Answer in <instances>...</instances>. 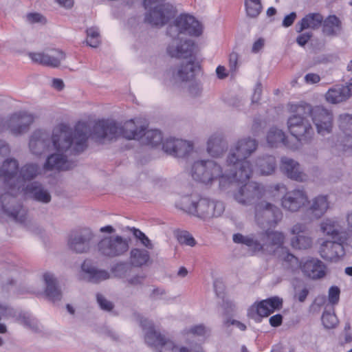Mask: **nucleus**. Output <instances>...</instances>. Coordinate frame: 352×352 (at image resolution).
<instances>
[{"instance_id":"36","label":"nucleus","mask_w":352,"mask_h":352,"mask_svg":"<svg viewBox=\"0 0 352 352\" xmlns=\"http://www.w3.org/2000/svg\"><path fill=\"white\" fill-rule=\"evenodd\" d=\"M43 279L46 285L45 292L47 297L54 302L60 301L62 298V293L57 285V281L54 275L48 272L45 273Z\"/></svg>"},{"instance_id":"63","label":"nucleus","mask_w":352,"mask_h":352,"mask_svg":"<svg viewBox=\"0 0 352 352\" xmlns=\"http://www.w3.org/2000/svg\"><path fill=\"white\" fill-rule=\"evenodd\" d=\"M296 18V13L294 12H291L289 14L285 16L283 21V25L286 28L291 26L294 22Z\"/></svg>"},{"instance_id":"22","label":"nucleus","mask_w":352,"mask_h":352,"mask_svg":"<svg viewBox=\"0 0 352 352\" xmlns=\"http://www.w3.org/2000/svg\"><path fill=\"white\" fill-rule=\"evenodd\" d=\"M346 241H324L320 248V254L325 260L337 262L345 254L344 243Z\"/></svg>"},{"instance_id":"13","label":"nucleus","mask_w":352,"mask_h":352,"mask_svg":"<svg viewBox=\"0 0 352 352\" xmlns=\"http://www.w3.org/2000/svg\"><path fill=\"white\" fill-rule=\"evenodd\" d=\"M289 232L292 235L290 239L292 248L305 250L312 247L313 239L309 235V229L306 223H296L290 228Z\"/></svg>"},{"instance_id":"9","label":"nucleus","mask_w":352,"mask_h":352,"mask_svg":"<svg viewBox=\"0 0 352 352\" xmlns=\"http://www.w3.org/2000/svg\"><path fill=\"white\" fill-rule=\"evenodd\" d=\"M120 122L113 120L97 121L92 131L93 138L100 142L116 140L120 137Z\"/></svg>"},{"instance_id":"8","label":"nucleus","mask_w":352,"mask_h":352,"mask_svg":"<svg viewBox=\"0 0 352 352\" xmlns=\"http://www.w3.org/2000/svg\"><path fill=\"white\" fill-rule=\"evenodd\" d=\"M202 33V27L195 17L188 14H181L167 28V34L171 37L181 34L199 36Z\"/></svg>"},{"instance_id":"43","label":"nucleus","mask_w":352,"mask_h":352,"mask_svg":"<svg viewBox=\"0 0 352 352\" xmlns=\"http://www.w3.org/2000/svg\"><path fill=\"white\" fill-rule=\"evenodd\" d=\"M149 258V253L145 250L134 248L131 251V263L135 267H141L145 265Z\"/></svg>"},{"instance_id":"38","label":"nucleus","mask_w":352,"mask_h":352,"mask_svg":"<svg viewBox=\"0 0 352 352\" xmlns=\"http://www.w3.org/2000/svg\"><path fill=\"white\" fill-rule=\"evenodd\" d=\"M323 21V16L319 13H309L296 25V31L302 32L305 29H318Z\"/></svg>"},{"instance_id":"50","label":"nucleus","mask_w":352,"mask_h":352,"mask_svg":"<svg viewBox=\"0 0 352 352\" xmlns=\"http://www.w3.org/2000/svg\"><path fill=\"white\" fill-rule=\"evenodd\" d=\"M133 235L138 239L143 245H144L148 249L152 250L153 248V245L151 243L150 239L145 235L144 232L141 230L136 229L135 228H133Z\"/></svg>"},{"instance_id":"26","label":"nucleus","mask_w":352,"mask_h":352,"mask_svg":"<svg viewBox=\"0 0 352 352\" xmlns=\"http://www.w3.org/2000/svg\"><path fill=\"white\" fill-rule=\"evenodd\" d=\"M321 231L336 240L346 241L347 233L340 222L333 219H326L320 223Z\"/></svg>"},{"instance_id":"40","label":"nucleus","mask_w":352,"mask_h":352,"mask_svg":"<svg viewBox=\"0 0 352 352\" xmlns=\"http://www.w3.org/2000/svg\"><path fill=\"white\" fill-rule=\"evenodd\" d=\"M322 32L328 36H335L342 30V22L336 15H330L323 19Z\"/></svg>"},{"instance_id":"52","label":"nucleus","mask_w":352,"mask_h":352,"mask_svg":"<svg viewBox=\"0 0 352 352\" xmlns=\"http://www.w3.org/2000/svg\"><path fill=\"white\" fill-rule=\"evenodd\" d=\"M159 348H160V350L158 352H180V349L166 338L159 346Z\"/></svg>"},{"instance_id":"47","label":"nucleus","mask_w":352,"mask_h":352,"mask_svg":"<svg viewBox=\"0 0 352 352\" xmlns=\"http://www.w3.org/2000/svg\"><path fill=\"white\" fill-rule=\"evenodd\" d=\"M309 293V288L304 283H299L294 287V297L300 302L305 301Z\"/></svg>"},{"instance_id":"56","label":"nucleus","mask_w":352,"mask_h":352,"mask_svg":"<svg viewBox=\"0 0 352 352\" xmlns=\"http://www.w3.org/2000/svg\"><path fill=\"white\" fill-rule=\"evenodd\" d=\"M340 289L337 286H331L329 289V301L332 305L338 304L340 299Z\"/></svg>"},{"instance_id":"19","label":"nucleus","mask_w":352,"mask_h":352,"mask_svg":"<svg viewBox=\"0 0 352 352\" xmlns=\"http://www.w3.org/2000/svg\"><path fill=\"white\" fill-rule=\"evenodd\" d=\"M199 67L198 63H195L194 60L190 59L186 63H182L176 67L171 68L168 71V75L173 84L188 82L194 78L196 69Z\"/></svg>"},{"instance_id":"51","label":"nucleus","mask_w":352,"mask_h":352,"mask_svg":"<svg viewBox=\"0 0 352 352\" xmlns=\"http://www.w3.org/2000/svg\"><path fill=\"white\" fill-rule=\"evenodd\" d=\"M245 6L246 13L248 16L255 18L259 15L262 10L261 3H254V4H247Z\"/></svg>"},{"instance_id":"3","label":"nucleus","mask_w":352,"mask_h":352,"mask_svg":"<svg viewBox=\"0 0 352 352\" xmlns=\"http://www.w3.org/2000/svg\"><path fill=\"white\" fill-rule=\"evenodd\" d=\"M191 175L195 180L205 184H212L217 179L220 183L239 182L236 181V173L228 166L226 161L223 167L212 160L196 161L192 166Z\"/></svg>"},{"instance_id":"54","label":"nucleus","mask_w":352,"mask_h":352,"mask_svg":"<svg viewBox=\"0 0 352 352\" xmlns=\"http://www.w3.org/2000/svg\"><path fill=\"white\" fill-rule=\"evenodd\" d=\"M21 323L34 332H38L40 329L38 322L30 316H23L21 318Z\"/></svg>"},{"instance_id":"61","label":"nucleus","mask_w":352,"mask_h":352,"mask_svg":"<svg viewBox=\"0 0 352 352\" xmlns=\"http://www.w3.org/2000/svg\"><path fill=\"white\" fill-rule=\"evenodd\" d=\"M261 94H262L261 84L257 83L254 88V93L252 96V103H253V104L258 103L261 99Z\"/></svg>"},{"instance_id":"49","label":"nucleus","mask_w":352,"mask_h":352,"mask_svg":"<svg viewBox=\"0 0 352 352\" xmlns=\"http://www.w3.org/2000/svg\"><path fill=\"white\" fill-rule=\"evenodd\" d=\"M322 322L327 329L333 328L338 322L337 317L334 314L324 311L322 316Z\"/></svg>"},{"instance_id":"45","label":"nucleus","mask_w":352,"mask_h":352,"mask_svg":"<svg viewBox=\"0 0 352 352\" xmlns=\"http://www.w3.org/2000/svg\"><path fill=\"white\" fill-rule=\"evenodd\" d=\"M192 150V144L186 140L178 139L176 141V148L174 155L182 157L188 154Z\"/></svg>"},{"instance_id":"29","label":"nucleus","mask_w":352,"mask_h":352,"mask_svg":"<svg viewBox=\"0 0 352 352\" xmlns=\"http://www.w3.org/2000/svg\"><path fill=\"white\" fill-rule=\"evenodd\" d=\"M76 155L77 153H70L69 152H58L50 155L45 164L44 168L46 170H69L72 168V164L67 160V154Z\"/></svg>"},{"instance_id":"41","label":"nucleus","mask_w":352,"mask_h":352,"mask_svg":"<svg viewBox=\"0 0 352 352\" xmlns=\"http://www.w3.org/2000/svg\"><path fill=\"white\" fill-rule=\"evenodd\" d=\"M138 140L143 144L156 146L161 144L163 136L161 131L157 129H145Z\"/></svg>"},{"instance_id":"44","label":"nucleus","mask_w":352,"mask_h":352,"mask_svg":"<svg viewBox=\"0 0 352 352\" xmlns=\"http://www.w3.org/2000/svg\"><path fill=\"white\" fill-rule=\"evenodd\" d=\"M267 141L272 147L277 146L280 143L286 144L284 132L276 127H272L270 129L267 135Z\"/></svg>"},{"instance_id":"27","label":"nucleus","mask_w":352,"mask_h":352,"mask_svg":"<svg viewBox=\"0 0 352 352\" xmlns=\"http://www.w3.org/2000/svg\"><path fill=\"white\" fill-rule=\"evenodd\" d=\"M264 251L274 253L281 248L285 242V236L282 232L266 230L262 232Z\"/></svg>"},{"instance_id":"1","label":"nucleus","mask_w":352,"mask_h":352,"mask_svg":"<svg viewBox=\"0 0 352 352\" xmlns=\"http://www.w3.org/2000/svg\"><path fill=\"white\" fill-rule=\"evenodd\" d=\"M89 127L85 122H78L74 128L61 123L56 126L52 135L45 130L36 129L30 136L29 148L35 155L49 151L51 143L57 152L80 153L87 147Z\"/></svg>"},{"instance_id":"57","label":"nucleus","mask_w":352,"mask_h":352,"mask_svg":"<svg viewBox=\"0 0 352 352\" xmlns=\"http://www.w3.org/2000/svg\"><path fill=\"white\" fill-rule=\"evenodd\" d=\"M178 139L173 138H167L163 143V149L166 153L171 155H174L175 150L176 148V141Z\"/></svg>"},{"instance_id":"48","label":"nucleus","mask_w":352,"mask_h":352,"mask_svg":"<svg viewBox=\"0 0 352 352\" xmlns=\"http://www.w3.org/2000/svg\"><path fill=\"white\" fill-rule=\"evenodd\" d=\"M339 126L346 133L352 132V116L342 114L339 116Z\"/></svg>"},{"instance_id":"58","label":"nucleus","mask_w":352,"mask_h":352,"mask_svg":"<svg viewBox=\"0 0 352 352\" xmlns=\"http://www.w3.org/2000/svg\"><path fill=\"white\" fill-rule=\"evenodd\" d=\"M129 268V265L126 263L120 262L115 265L111 270L116 276H121L124 275Z\"/></svg>"},{"instance_id":"24","label":"nucleus","mask_w":352,"mask_h":352,"mask_svg":"<svg viewBox=\"0 0 352 352\" xmlns=\"http://www.w3.org/2000/svg\"><path fill=\"white\" fill-rule=\"evenodd\" d=\"M280 169L288 178L292 180L302 182L307 179L300 164L292 158L283 157L280 160Z\"/></svg>"},{"instance_id":"31","label":"nucleus","mask_w":352,"mask_h":352,"mask_svg":"<svg viewBox=\"0 0 352 352\" xmlns=\"http://www.w3.org/2000/svg\"><path fill=\"white\" fill-rule=\"evenodd\" d=\"M140 324L145 331V342L150 346L159 347L166 338L155 329L152 322L148 319H141Z\"/></svg>"},{"instance_id":"10","label":"nucleus","mask_w":352,"mask_h":352,"mask_svg":"<svg viewBox=\"0 0 352 352\" xmlns=\"http://www.w3.org/2000/svg\"><path fill=\"white\" fill-rule=\"evenodd\" d=\"M265 190L263 185L250 182L239 188L234 195V199L240 204L248 206L256 204L265 196Z\"/></svg>"},{"instance_id":"37","label":"nucleus","mask_w":352,"mask_h":352,"mask_svg":"<svg viewBox=\"0 0 352 352\" xmlns=\"http://www.w3.org/2000/svg\"><path fill=\"white\" fill-rule=\"evenodd\" d=\"M26 191L36 201L43 204H48L51 201L52 197L50 192L38 182L28 185Z\"/></svg>"},{"instance_id":"6","label":"nucleus","mask_w":352,"mask_h":352,"mask_svg":"<svg viewBox=\"0 0 352 352\" xmlns=\"http://www.w3.org/2000/svg\"><path fill=\"white\" fill-rule=\"evenodd\" d=\"M129 241V239L119 235L104 237L98 243V252L110 258L120 256L128 252Z\"/></svg>"},{"instance_id":"5","label":"nucleus","mask_w":352,"mask_h":352,"mask_svg":"<svg viewBox=\"0 0 352 352\" xmlns=\"http://www.w3.org/2000/svg\"><path fill=\"white\" fill-rule=\"evenodd\" d=\"M225 210L224 204L208 197H201L197 201H191L189 212L204 220L220 217Z\"/></svg>"},{"instance_id":"11","label":"nucleus","mask_w":352,"mask_h":352,"mask_svg":"<svg viewBox=\"0 0 352 352\" xmlns=\"http://www.w3.org/2000/svg\"><path fill=\"white\" fill-rule=\"evenodd\" d=\"M34 121L32 113L25 111L14 112L8 116V131L15 137L26 133Z\"/></svg>"},{"instance_id":"60","label":"nucleus","mask_w":352,"mask_h":352,"mask_svg":"<svg viewBox=\"0 0 352 352\" xmlns=\"http://www.w3.org/2000/svg\"><path fill=\"white\" fill-rule=\"evenodd\" d=\"M313 34L311 32H305L298 35L296 38V43L300 46H305L307 42L311 39Z\"/></svg>"},{"instance_id":"12","label":"nucleus","mask_w":352,"mask_h":352,"mask_svg":"<svg viewBox=\"0 0 352 352\" xmlns=\"http://www.w3.org/2000/svg\"><path fill=\"white\" fill-rule=\"evenodd\" d=\"M310 117L314 123L317 132L325 135L331 132L333 128V114L322 106L311 107L309 104Z\"/></svg>"},{"instance_id":"53","label":"nucleus","mask_w":352,"mask_h":352,"mask_svg":"<svg viewBox=\"0 0 352 352\" xmlns=\"http://www.w3.org/2000/svg\"><path fill=\"white\" fill-rule=\"evenodd\" d=\"M178 241L181 244L189 246H194L196 243L195 239L188 232H182L177 235Z\"/></svg>"},{"instance_id":"59","label":"nucleus","mask_w":352,"mask_h":352,"mask_svg":"<svg viewBox=\"0 0 352 352\" xmlns=\"http://www.w3.org/2000/svg\"><path fill=\"white\" fill-rule=\"evenodd\" d=\"M26 18L27 21L30 23L45 22V19L43 17V16L39 13H29L28 14H27Z\"/></svg>"},{"instance_id":"46","label":"nucleus","mask_w":352,"mask_h":352,"mask_svg":"<svg viewBox=\"0 0 352 352\" xmlns=\"http://www.w3.org/2000/svg\"><path fill=\"white\" fill-rule=\"evenodd\" d=\"M88 45L91 47H97L100 43V34L98 30L96 28H90L87 30V40Z\"/></svg>"},{"instance_id":"7","label":"nucleus","mask_w":352,"mask_h":352,"mask_svg":"<svg viewBox=\"0 0 352 352\" xmlns=\"http://www.w3.org/2000/svg\"><path fill=\"white\" fill-rule=\"evenodd\" d=\"M255 219L262 227H275L282 219L283 213L275 205L261 201L254 206Z\"/></svg>"},{"instance_id":"55","label":"nucleus","mask_w":352,"mask_h":352,"mask_svg":"<svg viewBox=\"0 0 352 352\" xmlns=\"http://www.w3.org/2000/svg\"><path fill=\"white\" fill-rule=\"evenodd\" d=\"M97 302L100 306V307L104 311H110L113 308V304L106 299L104 296L100 294H98L96 295Z\"/></svg>"},{"instance_id":"42","label":"nucleus","mask_w":352,"mask_h":352,"mask_svg":"<svg viewBox=\"0 0 352 352\" xmlns=\"http://www.w3.org/2000/svg\"><path fill=\"white\" fill-rule=\"evenodd\" d=\"M38 170L39 167L36 164L32 163L24 165L19 171V176H18L19 185L15 188V190H19L23 186L22 182L34 179L38 174Z\"/></svg>"},{"instance_id":"62","label":"nucleus","mask_w":352,"mask_h":352,"mask_svg":"<svg viewBox=\"0 0 352 352\" xmlns=\"http://www.w3.org/2000/svg\"><path fill=\"white\" fill-rule=\"evenodd\" d=\"M224 324L226 327H229L230 325H234L241 331H245L246 329V326L245 324L234 319H228L224 322Z\"/></svg>"},{"instance_id":"32","label":"nucleus","mask_w":352,"mask_h":352,"mask_svg":"<svg viewBox=\"0 0 352 352\" xmlns=\"http://www.w3.org/2000/svg\"><path fill=\"white\" fill-rule=\"evenodd\" d=\"M352 96V85H336L329 89L325 97L326 100L332 104H336L346 100Z\"/></svg>"},{"instance_id":"28","label":"nucleus","mask_w":352,"mask_h":352,"mask_svg":"<svg viewBox=\"0 0 352 352\" xmlns=\"http://www.w3.org/2000/svg\"><path fill=\"white\" fill-rule=\"evenodd\" d=\"M283 300L278 296H273L263 300L256 305L252 307L258 316L267 317L274 311L280 310L283 307Z\"/></svg>"},{"instance_id":"25","label":"nucleus","mask_w":352,"mask_h":352,"mask_svg":"<svg viewBox=\"0 0 352 352\" xmlns=\"http://www.w3.org/2000/svg\"><path fill=\"white\" fill-rule=\"evenodd\" d=\"M300 269L307 277L317 280L326 275V265L318 258H309L300 264Z\"/></svg>"},{"instance_id":"17","label":"nucleus","mask_w":352,"mask_h":352,"mask_svg":"<svg viewBox=\"0 0 352 352\" xmlns=\"http://www.w3.org/2000/svg\"><path fill=\"white\" fill-rule=\"evenodd\" d=\"M0 201L4 212L16 221L23 223L26 220L27 210L9 192L0 197Z\"/></svg>"},{"instance_id":"35","label":"nucleus","mask_w":352,"mask_h":352,"mask_svg":"<svg viewBox=\"0 0 352 352\" xmlns=\"http://www.w3.org/2000/svg\"><path fill=\"white\" fill-rule=\"evenodd\" d=\"M309 204L308 212L316 219L324 215L329 208V201L326 195H318L312 199Z\"/></svg>"},{"instance_id":"20","label":"nucleus","mask_w":352,"mask_h":352,"mask_svg":"<svg viewBox=\"0 0 352 352\" xmlns=\"http://www.w3.org/2000/svg\"><path fill=\"white\" fill-rule=\"evenodd\" d=\"M94 236L90 229L82 228L70 235L68 241L69 248L76 253L87 252L91 248V241Z\"/></svg>"},{"instance_id":"18","label":"nucleus","mask_w":352,"mask_h":352,"mask_svg":"<svg viewBox=\"0 0 352 352\" xmlns=\"http://www.w3.org/2000/svg\"><path fill=\"white\" fill-rule=\"evenodd\" d=\"M31 60L44 66L58 67L65 58V54L62 50L56 48L47 49L41 52H30Z\"/></svg>"},{"instance_id":"15","label":"nucleus","mask_w":352,"mask_h":352,"mask_svg":"<svg viewBox=\"0 0 352 352\" xmlns=\"http://www.w3.org/2000/svg\"><path fill=\"white\" fill-rule=\"evenodd\" d=\"M175 15L173 6L162 4L151 8L145 14L144 21L153 27H162Z\"/></svg>"},{"instance_id":"16","label":"nucleus","mask_w":352,"mask_h":352,"mask_svg":"<svg viewBox=\"0 0 352 352\" xmlns=\"http://www.w3.org/2000/svg\"><path fill=\"white\" fill-rule=\"evenodd\" d=\"M19 163L13 158L6 160L0 168V177L3 181L5 190H15L19 185L18 178Z\"/></svg>"},{"instance_id":"30","label":"nucleus","mask_w":352,"mask_h":352,"mask_svg":"<svg viewBox=\"0 0 352 352\" xmlns=\"http://www.w3.org/2000/svg\"><path fill=\"white\" fill-rule=\"evenodd\" d=\"M84 273L83 279L93 283H98L110 278V274L105 270H99L93 266L89 262L85 261L81 266Z\"/></svg>"},{"instance_id":"39","label":"nucleus","mask_w":352,"mask_h":352,"mask_svg":"<svg viewBox=\"0 0 352 352\" xmlns=\"http://www.w3.org/2000/svg\"><path fill=\"white\" fill-rule=\"evenodd\" d=\"M256 167L261 175H272L276 168V158L269 155L259 156L256 160Z\"/></svg>"},{"instance_id":"4","label":"nucleus","mask_w":352,"mask_h":352,"mask_svg":"<svg viewBox=\"0 0 352 352\" xmlns=\"http://www.w3.org/2000/svg\"><path fill=\"white\" fill-rule=\"evenodd\" d=\"M309 117V104H305L296 106L294 113L287 120L289 133L301 143H309L314 135Z\"/></svg>"},{"instance_id":"64","label":"nucleus","mask_w":352,"mask_h":352,"mask_svg":"<svg viewBox=\"0 0 352 352\" xmlns=\"http://www.w3.org/2000/svg\"><path fill=\"white\" fill-rule=\"evenodd\" d=\"M269 321L271 326L274 327H278L282 324L283 316L280 314H276L270 317Z\"/></svg>"},{"instance_id":"2","label":"nucleus","mask_w":352,"mask_h":352,"mask_svg":"<svg viewBox=\"0 0 352 352\" xmlns=\"http://www.w3.org/2000/svg\"><path fill=\"white\" fill-rule=\"evenodd\" d=\"M257 142L251 138L239 140L230 148L227 157L228 166L236 173V181H248L252 173V168L247 160L257 148Z\"/></svg>"},{"instance_id":"21","label":"nucleus","mask_w":352,"mask_h":352,"mask_svg":"<svg viewBox=\"0 0 352 352\" xmlns=\"http://www.w3.org/2000/svg\"><path fill=\"white\" fill-rule=\"evenodd\" d=\"M308 202L306 192L300 189L287 192L282 198L283 208L292 212L298 211Z\"/></svg>"},{"instance_id":"23","label":"nucleus","mask_w":352,"mask_h":352,"mask_svg":"<svg viewBox=\"0 0 352 352\" xmlns=\"http://www.w3.org/2000/svg\"><path fill=\"white\" fill-rule=\"evenodd\" d=\"M232 240L235 243L245 245L253 253L264 251L262 244L263 243L262 232L251 233L247 235L236 233L233 234Z\"/></svg>"},{"instance_id":"14","label":"nucleus","mask_w":352,"mask_h":352,"mask_svg":"<svg viewBox=\"0 0 352 352\" xmlns=\"http://www.w3.org/2000/svg\"><path fill=\"white\" fill-rule=\"evenodd\" d=\"M172 38L166 48L167 54L172 58L192 59L195 42L190 39H182L179 36Z\"/></svg>"},{"instance_id":"33","label":"nucleus","mask_w":352,"mask_h":352,"mask_svg":"<svg viewBox=\"0 0 352 352\" xmlns=\"http://www.w3.org/2000/svg\"><path fill=\"white\" fill-rule=\"evenodd\" d=\"M228 149V143L220 134L210 137L207 143V152L213 157L221 156Z\"/></svg>"},{"instance_id":"34","label":"nucleus","mask_w":352,"mask_h":352,"mask_svg":"<svg viewBox=\"0 0 352 352\" xmlns=\"http://www.w3.org/2000/svg\"><path fill=\"white\" fill-rule=\"evenodd\" d=\"M144 130L145 127L140 125L138 120L132 119L124 124L120 123V137L128 140H138Z\"/></svg>"}]
</instances>
